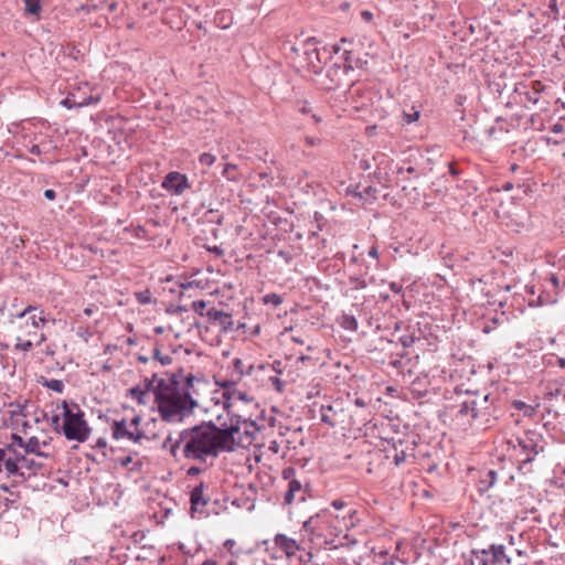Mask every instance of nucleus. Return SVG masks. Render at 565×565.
Instances as JSON below:
<instances>
[{
    "mask_svg": "<svg viewBox=\"0 0 565 565\" xmlns=\"http://www.w3.org/2000/svg\"><path fill=\"white\" fill-rule=\"evenodd\" d=\"M162 448L178 459L179 455L189 460L206 462L216 459L223 452H232L224 441L217 425L213 420L180 430L177 436L169 434Z\"/></svg>",
    "mask_w": 565,
    "mask_h": 565,
    "instance_id": "f257e3e1",
    "label": "nucleus"
},
{
    "mask_svg": "<svg viewBox=\"0 0 565 565\" xmlns=\"http://www.w3.org/2000/svg\"><path fill=\"white\" fill-rule=\"evenodd\" d=\"M181 373L182 369L168 379H160L154 388V403L160 418L169 424L182 423L198 406V401L191 396V392H180Z\"/></svg>",
    "mask_w": 565,
    "mask_h": 565,
    "instance_id": "f03ea898",
    "label": "nucleus"
},
{
    "mask_svg": "<svg viewBox=\"0 0 565 565\" xmlns=\"http://www.w3.org/2000/svg\"><path fill=\"white\" fill-rule=\"evenodd\" d=\"M500 397L492 393L467 391L458 404L457 416L466 418L469 424L491 425L502 414Z\"/></svg>",
    "mask_w": 565,
    "mask_h": 565,
    "instance_id": "7ed1b4c3",
    "label": "nucleus"
},
{
    "mask_svg": "<svg viewBox=\"0 0 565 565\" xmlns=\"http://www.w3.org/2000/svg\"><path fill=\"white\" fill-rule=\"evenodd\" d=\"M345 413L342 399L332 401L327 395L320 402V437L323 444L342 446L344 443Z\"/></svg>",
    "mask_w": 565,
    "mask_h": 565,
    "instance_id": "20e7f679",
    "label": "nucleus"
},
{
    "mask_svg": "<svg viewBox=\"0 0 565 565\" xmlns=\"http://www.w3.org/2000/svg\"><path fill=\"white\" fill-rule=\"evenodd\" d=\"M62 435L72 441L85 443L92 433L85 413L78 404L62 401Z\"/></svg>",
    "mask_w": 565,
    "mask_h": 565,
    "instance_id": "39448f33",
    "label": "nucleus"
},
{
    "mask_svg": "<svg viewBox=\"0 0 565 565\" xmlns=\"http://www.w3.org/2000/svg\"><path fill=\"white\" fill-rule=\"evenodd\" d=\"M344 239L342 236L332 235L330 238L320 239V250L323 257L320 259V271L328 276L340 274L344 267Z\"/></svg>",
    "mask_w": 565,
    "mask_h": 565,
    "instance_id": "423d86ee",
    "label": "nucleus"
},
{
    "mask_svg": "<svg viewBox=\"0 0 565 565\" xmlns=\"http://www.w3.org/2000/svg\"><path fill=\"white\" fill-rule=\"evenodd\" d=\"M520 448L518 457V470L521 473L532 472L531 463L535 457L544 451V438L535 430H526L522 437L516 438Z\"/></svg>",
    "mask_w": 565,
    "mask_h": 565,
    "instance_id": "0eeeda50",
    "label": "nucleus"
},
{
    "mask_svg": "<svg viewBox=\"0 0 565 565\" xmlns=\"http://www.w3.org/2000/svg\"><path fill=\"white\" fill-rule=\"evenodd\" d=\"M316 518H318V514L312 515L309 520L303 522L302 545L292 556H290L288 559L289 565H313L312 544L315 541V530L317 524Z\"/></svg>",
    "mask_w": 565,
    "mask_h": 565,
    "instance_id": "6e6552de",
    "label": "nucleus"
},
{
    "mask_svg": "<svg viewBox=\"0 0 565 565\" xmlns=\"http://www.w3.org/2000/svg\"><path fill=\"white\" fill-rule=\"evenodd\" d=\"M343 300L341 281L335 277L329 282L320 281V305L323 310L324 320L332 316L339 309L340 302Z\"/></svg>",
    "mask_w": 565,
    "mask_h": 565,
    "instance_id": "1a4fd4ad",
    "label": "nucleus"
},
{
    "mask_svg": "<svg viewBox=\"0 0 565 565\" xmlns=\"http://www.w3.org/2000/svg\"><path fill=\"white\" fill-rule=\"evenodd\" d=\"M43 465L32 458H28L26 454H14L11 458H6L4 470L7 477H19L22 480L26 479L24 470L32 475L38 473Z\"/></svg>",
    "mask_w": 565,
    "mask_h": 565,
    "instance_id": "9d476101",
    "label": "nucleus"
},
{
    "mask_svg": "<svg viewBox=\"0 0 565 565\" xmlns=\"http://www.w3.org/2000/svg\"><path fill=\"white\" fill-rule=\"evenodd\" d=\"M478 565H510L511 558L503 544H490L484 548H473Z\"/></svg>",
    "mask_w": 565,
    "mask_h": 565,
    "instance_id": "9b49d317",
    "label": "nucleus"
},
{
    "mask_svg": "<svg viewBox=\"0 0 565 565\" xmlns=\"http://www.w3.org/2000/svg\"><path fill=\"white\" fill-rule=\"evenodd\" d=\"M545 85L540 81H533L530 84L519 83L515 85L514 93L532 106H536L540 110L547 109V102L543 99L542 94L545 92Z\"/></svg>",
    "mask_w": 565,
    "mask_h": 565,
    "instance_id": "f8f14e48",
    "label": "nucleus"
},
{
    "mask_svg": "<svg viewBox=\"0 0 565 565\" xmlns=\"http://www.w3.org/2000/svg\"><path fill=\"white\" fill-rule=\"evenodd\" d=\"M227 416L228 422L220 423L217 427L230 450L234 451L237 446L235 436L241 431L243 418L241 415L232 413V408H230Z\"/></svg>",
    "mask_w": 565,
    "mask_h": 565,
    "instance_id": "ddd939ff",
    "label": "nucleus"
},
{
    "mask_svg": "<svg viewBox=\"0 0 565 565\" xmlns=\"http://www.w3.org/2000/svg\"><path fill=\"white\" fill-rule=\"evenodd\" d=\"M323 354H326L329 361L320 363V381H324L328 384L340 377L341 363L331 356V350H323Z\"/></svg>",
    "mask_w": 565,
    "mask_h": 565,
    "instance_id": "4468645a",
    "label": "nucleus"
},
{
    "mask_svg": "<svg viewBox=\"0 0 565 565\" xmlns=\"http://www.w3.org/2000/svg\"><path fill=\"white\" fill-rule=\"evenodd\" d=\"M161 188L171 194L180 195L189 188L188 178L178 171L169 172L164 177Z\"/></svg>",
    "mask_w": 565,
    "mask_h": 565,
    "instance_id": "2eb2a0df",
    "label": "nucleus"
},
{
    "mask_svg": "<svg viewBox=\"0 0 565 565\" xmlns=\"http://www.w3.org/2000/svg\"><path fill=\"white\" fill-rule=\"evenodd\" d=\"M114 439H128L135 444H139L145 438V433L140 429L130 430L126 419L115 420L113 424Z\"/></svg>",
    "mask_w": 565,
    "mask_h": 565,
    "instance_id": "dca6fc26",
    "label": "nucleus"
},
{
    "mask_svg": "<svg viewBox=\"0 0 565 565\" xmlns=\"http://www.w3.org/2000/svg\"><path fill=\"white\" fill-rule=\"evenodd\" d=\"M337 322L342 329L347 331L354 332L358 330V320L353 315L345 313L342 310H335L332 316L328 317L322 323H320V328H328L332 326V322Z\"/></svg>",
    "mask_w": 565,
    "mask_h": 565,
    "instance_id": "f3484780",
    "label": "nucleus"
},
{
    "mask_svg": "<svg viewBox=\"0 0 565 565\" xmlns=\"http://www.w3.org/2000/svg\"><path fill=\"white\" fill-rule=\"evenodd\" d=\"M388 444L392 445V449L394 451V463L397 467L405 462L408 456H414V443L392 438V440L388 441Z\"/></svg>",
    "mask_w": 565,
    "mask_h": 565,
    "instance_id": "a211bd4d",
    "label": "nucleus"
},
{
    "mask_svg": "<svg viewBox=\"0 0 565 565\" xmlns=\"http://www.w3.org/2000/svg\"><path fill=\"white\" fill-rule=\"evenodd\" d=\"M205 488V483L201 481L190 492V512L192 518H194L195 512L200 511V508L205 507L210 501V498L204 494Z\"/></svg>",
    "mask_w": 565,
    "mask_h": 565,
    "instance_id": "6ab92c4d",
    "label": "nucleus"
},
{
    "mask_svg": "<svg viewBox=\"0 0 565 565\" xmlns=\"http://www.w3.org/2000/svg\"><path fill=\"white\" fill-rule=\"evenodd\" d=\"M98 96H86L84 98H77L75 89L71 90L67 96L62 99L61 105L67 109L82 108L89 105H96L99 102Z\"/></svg>",
    "mask_w": 565,
    "mask_h": 565,
    "instance_id": "aec40b11",
    "label": "nucleus"
},
{
    "mask_svg": "<svg viewBox=\"0 0 565 565\" xmlns=\"http://www.w3.org/2000/svg\"><path fill=\"white\" fill-rule=\"evenodd\" d=\"M274 541H275L276 546L279 547L285 553V555L287 556L288 559L302 545V540L298 543L297 541L288 537L285 534H276Z\"/></svg>",
    "mask_w": 565,
    "mask_h": 565,
    "instance_id": "412c9836",
    "label": "nucleus"
},
{
    "mask_svg": "<svg viewBox=\"0 0 565 565\" xmlns=\"http://www.w3.org/2000/svg\"><path fill=\"white\" fill-rule=\"evenodd\" d=\"M237 399L245 403H250L254 401L252 396H249L246 392H243L238 388H234L233 391L223 392L222 393V404L223 408L226 413H230V408H232V401Z\"/></svg>",
    "mask_w": 565,
    "mask_h": 565,
    "instance_id": "4be33fe9",
    "label": "nucleus"
},
{
    "mask_svg": "<svg viewBox=\"0 0 565 565\" xmlns=\"http://www.w3.org/2000/svg\"><path fill=\"white\" fill-rule=\"evenodd\" d=\"M498 472L493 469L484 471L478 481V492L480 494L489 491L497 482Z\"/></svg>",
    "mask_w": 565,
    "mask_h": 565,
    "instance_id": "5701e85b",
    "label": "nucleus"
},
{
    "mask_svg": "<svg viewBox=\"0 0 565 565\" xmlns=\"http://www.w3.org/2000/svg\"><path fill=\"white\" fill-rule=\"evenodd\" d=\"M42 445L46 446L47 444H46V441H43ZM23 450H24L23 454H26V455L32 454L38 457L49 458V454L43 452L41 450V441L35 436H32L28 440H25V446H24Z\"/></svg>",
    "mask_w": 565,
    "mask_h": 565,
    "instance_id": "b1692460",
    "label": "nucleus"
},
{
    "mask_svg": "<svg viewBox=\"0 0 565 565\" xmlns=\"http://www.w3.org/2000/svg\"><path fill=\"white\" fill-rule=\"evenodd\" d=\"M25 440L18 434L11 435V443L6 447L1 448L6 450V458H11L14 454H22L18 448L24 449Z\"/></svg>",
    "mask_w": 565,
    "mask_h": 565,
    "instance_id": "393cba45",
    "label": "nucleus"
},
{
    "mask_svg": "<svg viewBox=\"0 0 565 565\" xmlns=\"http://www.w3.org/2000/svg\"><path fill=\"white\" fill-rule=\"evenodd\" d=\"M511 407L516 409V411L522 412L524 417L532 418V417L535 416L536 409H537L539 405L532 406V405L526 404L523 401L513 399L511 402Z\"/></svg>",
    "mask_w": 565,
    "mask_h": 565,
    "instance_id": "a878e982",
    "label": "nucleus"
},
{
    "mask_svg": "<svg viewBox=\"0 0 565 565\" xmlns=\"http://www.w3.org/2000/svg\"><path fill=\"white\" fill-rule=\"evenodd\" d=\"M313 39H309V42H311ZM309 46H312L310 49H307L305 51V60L307 62L308 67L313 74H317L318 71L316 68L315 60L318 61V49L315 46V43H308Z\"/></svg>",
    "mask_w": 565,
    "mask_h": 565,
    "instance_id": "bb28decb",
    "label": "nucleus"
},
{
    "mask_svg": "<svg viewBox=\"0 0 565 565\" xmlns=\"http://www.w3.org/2000/svg\"><path fill=\"white\" fill-rule=\"evenodd\" d=\"M319 516H320V524L322 522H327L330 524L331 527L333 529H339V515H334V520H332L333 518V513L330 511V508L329 507H320V513H319Z\"/></svg>",
    "mask_w": 565,
    "mask_h": 565,
    "instance_id": "cd10ccee",
    "label": "nucleus"
},
{
    "mask_svg": "<svg viewBox=\"0 0 565 565\" xmlns=\"http://www.w3.org/2000/svg\"><path fill=\"white\" fill-rule=\"evenodd\" d=\"M222 177L231 182H238L241 180V175L237 172V166L233 163H225L222 170Z\"/></svg>",
    "mask_w": 565,
    "mask_h": 565,
    "instance_id": "c85d7f7f",
    "label": "nucleus"
},
{
    "mask_svg": "<svg viewBox=\"0 0 565 565\" xmlns=\"http://www.w3.org/2000/svg\"><path fill=\"white\" fill-rule=\"evenodd\" d=\"M216 323L220 326L221 332L227 333L234 329V321L231 313L222 311V316Z\"/></svg>",
    "mask_w": 565,
    "mask_h": 565,
    "instance_id": "c756f323",
    "label": "nucleus"
},
{
    "mask_svg": "<svg viewBox=\"0 0 565 565\" xmlns=\"http://www.w3.org/2000/svg\"><path fill=\"white\" fill-rule=\"evenodd\" d=\"M40 383L53 391V392H56V393H63L64 392V388H65V385L63 383L62 380H57V379H45V377H42V380L40 381Z\"/></svg>",
    "mask_w": 565,
    "mask_h": 565,
    "instance_id": "7c9ffc66",
    "label": "nucleus"
},
{
    "mask_svg": "<svg viewBox=\"0 0 565 565\" xmlns=\"http://www.w3.org/2000/svg\"><path fill=\"white\" fill-rule=\"evenodd\" d=\"M129 395L138 402L140 405H146V397L148 395V388H142L141 386H135L129 390Z\"/></svg>",
    "mask_w": 565,
    "mask_h": 565,
    "instance_id": "2f4dec72",
    "label": "nucleus"
},
{
    "mask_svg": "<svg viewBox=\"0 0 565 565\" xmlns=\"http://www.w3.org/2000/svg\"><path fill=\"white\" fill-rule=\"evenodd\" d=\"M25 12L38 15L42 10L41 0H23Z\"/></svg>",
    "mask_w": 565,
    "mask_h": 565,
    "instance_id": "473e14b6",
    "label": "nucleus"
},
{
    "mask_svg": "<svg viewBox=\"0 0 565 565\" xmlns=\"http://www.w3.org/2000/svg\"><path fill=\"white\" fill-rule=\"evenodd\" d=\"M375 557L381 565H394L396 559L395 555H390L386 550L379 552Z\"/></svg>",
    "mask_w": 565,
    "mask_h": 565,
    "instance_id": "72a5a7b5",
    "label": "nucleus"
},
{
    "mask_svg": "<svg viewBox=\"0 0 565 565\" xmlns=\"http://www.w3.org/2000/svg\"><path fill=\"white\" fill-rule=\"evenodd\" d=\"M201 380L192 374H189L184 377V384L181 387L180 392H191V396L193 397V394L195 393L193 390L194 382H200Z\"/></svg>",
    "mask_w": 565,
    "mask_h": 565,
    "instance_id": "f704fd0d",
    "label": "nucleus"
},
{
    "mask_svg": "<svg viewBox=\"0 0 565 565\" xmlns=\"http://www.w3.org/2000/svg\"><path fill=\"white\" fill-rule=\"evenodd\" d=\"M204 218L207 222L214 223L217 225H222V223H223V215L218 211H215L212 209L204 213Z\"/></svg>",
    "mask_w": 565,
    "mask_h": 565,
    "instance_id": "c9c22d12",
    "label": "nucleus"
},
{
    "mask_svg": "<svg viewBox=\"0 0 565 565\" xmlns=\"http://www.w3.org/2000/svg\"><path fill=\"white\" fill-rule=\"evenodd\" d=\"M419 117H420V111L418 109H416L415 107H412L409 113H406V111L403 113V120L407 125L417 121L419 119Z\"/></svg>",
    "mask_w": 565,
    "mask_h": 565,
    "instance_id": "e433bc0d",
    "label": "nucleus"
},
{
    "mask_svg": "<svg viewBox=\"0 0 565 565\" xmlns=\"http://www.w3.org/2000/svg\"><path fill=\"white\" fill-rule=\"evenodd\" d=\"M375 178L377 179V182L380 184H382L384 188H390L391 186V177L388 174V172L386 171H382L381 169H379L376 172H375Z\"/></svg>",
    "mask_w": 565,
    "mask_h": 565,
    "instance_id": "4c0bfd02",
    "label": "nucleus"
},
{
    "mask_svg": "<svg viewBox=\"0 0 565 565\" xmlns=\"http://www.w3.org/2000/svg\"><path fill=\"white\" fill-rule=\"evenodd\" d=\"M263 302L265 305H271L274 307H277V306H279L282 302V298L278 294H274V292L273 294H267V295L264 296Z\"/></svg>",
    "mask_w": 565,
    "mask_h": 565,
    "instance_id": "58836bf2",
    "label": "nucleus"
},
{
    "mask_svg": "<svg viewBox=\"0 0 565 565\" xmlns=\"http://www.w3.org/2000/svg\"><path fill=\"white\" fill-rule=\"evenodd\" d=\"M238 380H215V384L223 388V392L233 391L236 387Z\"/></svg>",
    "mask_w": 565,
    "mask_h": 565,
    "instance_id": "ea45409f",
    "label": "nucleus"
},
{
    "mask_svg": "<svg viewBox=\"0 0 565 565\" xmlns=\"http://www.w3.org/2000/svg\"><path fill=\"white\" fill-rule=\"evenodd\" d=\"M206 307H207V301L202 300V299L195 300L192 302V310L201 317L205 316Z\"/></svg>",
    "mask_w": 565,
    "mask_h": 565,
    "instance_id": "a19ab883",
    "label": "nucleus"
},
{
    "mask_svg": "<svg viewBox=\"0 0 565 565\" xmlns=\"http://www.w3.org/2000/svg\"><path fill=\"white\" fill-rule=\"evenodd\" d=\"M136 299L141 305H150L152 302V295L149 290H143L136 294Z\"/></svg>",
    "mask_w": 565,
    "mask_h": 565,
    "instance_id": "79ce46f5",
    "label": "nucleus"
},
{
    "mask_svg": "<svg viewBox=\"0 0 565 565\" xmlns=\"http://www.w3.org/2000/svg\"><path fill=\"white\" fill-rule=\"evenodd\" d=\"M222 311L223 310H218L215 307H211V308L206 309L204 317H206L207 320L211 322H216L217 319L221 318Z\"/></svg>",
    "mask_w": 565,
    "mask_h": 565,
    "instance_id": "37998d69",
    "label": "nucleus"
},
{
    "mask_svg": "<svg viewBox=\"0 0 565 565\" xmlns=\"http://www.w3.org/2000/svg\"><path fill=\"white\" fill-rule=\"evenodd\" d=\"M216 158L210 152H203L199 157V162L202 166L211 167L215 162Z\"/></svg>",
    "mask_w": 565,
    "mask_h": 565,
    "instance_id": "c03bdc74",
    "label": "nucleus"
},
{
    "mask_svg": "<svg viewBox=\"0 0 565 565\" xmlns=\"http://www.w3.org/2000/svg\"><path fill=\"white\" fill-rule=\"evenodd\" d=\"M30 320H31V324L34 328H40L41 326H43L46 322V318L44 316V311L41 310L39 316L38 315H32L30 317Z\"/></svg>",
    "mask_w": 565,
    "mask_h": 565,
    "instance_id": "a18cd8bd",
    "label": "nucleus"
},
{
    "mask_svg": "<svg viewBox=\"0 0 565 565\" xmlns=\"http://www.w3.org/2000/svg\"><path fill=\"white\" fill-rule=\"evenodd\" d=\"M152 358L158 360L162 365H170L172 363V358L170 355H162L159 349L153 350Z\"/></svg>",
    "mask_w": 565,
    "mask_h": 565,
    "instance_id": "49530a36",
    "label": "nucleus"
},
{
    "mask_svg": "<svg viewBox=\"0 0 565 565\" xmlns=\"http://www.w3.org/2000/svg\"><path fill=\"white\" fill-rule=\"evenodd\" d=\"M416 341V337L414 334H404L398 338V342L402 344L404 349L411 348Z\"/></svg>",
    "mask_w": 565,
    "mask_h": 565,
    "instance_id": "de8ad7c7",
    "label": "nucleus"
},
{
    "mask_svg": "<svg viewBox=\"0 0 565 565\" xmlns=\"http://www.w3.org/2000/svg\"><path fill=\"white\" fill-rule=\"evenodd\" d=\"M62 414H55L51 418V426L53 427L54 431L62 435Z\"/></svg>",
    "mask_w": 565,
    "mask_h": 565,
    "instance_id": "09e8293b",
    "label": "nucleus"
},
{
    "mask_svg": "<svg viewBox=\"0 0 565 565\" xmlns=\"http://www.w3.org/2000/svg\"><path fill=\"white\" fill-rule=\"evenodd\" d=\"M234 372L238 375L239 381L243 377V370L245 369L244 363L241 359L235 358L232 362Z\"/></svg>",
    "mask_w": 565,
    "mask_h": 565,
    "instance_id": "8fccbe9b",
    "label": "nucleus"
},
{
    "mask_svg": "<svg viewBox=\"0 0 565 565\" xmlns=\"http://www.w3.org/2000/svg\"><path fill=\"white\" fill-rule=\"evenodd\" d=\"M157 374H153L151 379H145V385L142 388H148V393L152 391L154 393L156 385H158Z\"/></svg>",
    "mask_w": 565,
    "mask_h": 565,
    "instance_id": "3c124183",
    "label": "nucleus"
},
{
    "mask_svg": "<svg viewBox=\"0 0 565 565\" xmlns=\"http://www.w3.org/2000/svg\"><path fill=\"white\" fill-rule=\"evenodd\" d=\"M270 382L277 392L281 393L284 391L285 382L281 379H279L278 376H271Z\"/></svg>",
    "mask_w": 565,
    "mask_h": 565,
    "instance_id": "603ef678",
    "label": "nucleus"
},
{
    "mask_svg": "<svg viewBox=\"0 0 565 565\" xmlns=\"http://www.w3.org/2000/svg\"><path fill=\"white\" fill-rule=\"evenodd\" d=\"M29 151H30V153L35 154V156H41V154H44V153H49V149H42V145H39V142L33 143L29 148Z\"/></svg>",
    "mask_w": 565,
    "mask_h": 565,
    "instance_id": "864d4df0",
    "label": "nucleus"
},
{
    "mask_svg": "<svg viewBox=\"0 0 565 565\" xmlns=\"http://www.w3.org/2000/svg\"><path fill=\"white\" fill-rule=\"evenodd\" d=\"M375 193H376V189H374L373 186H366L363 191V193H355V195H359L361 199L364 198V195L375 200L376 196H375Z\"/></svg>",
    "mask_w": 565,
    "mask_h": 565,
    "instance_id": "5fc2aeb1",
    "label": "nucleus"
},
{
    "mask_svg": "<svg viewBox=\"0 0 565 565\" xmlns=\"http://www.w3.org/2000/svg\"><path fill=\"white\" fill-rule=\"evenodd\" d=\"M350 281H351V284L354 285L355 289H363L366 287L365 280L360 277H351Z\"/></svg>",
    "mask_w": 565,
    "mask_h": 565,
    "instance_id": "6e6d98bb",
    "label": "nucleus"
},
{
    "mask_svg": "<svg viewBox=\"0 0 565 565\" xmlns=\"http://www.w3.org/2000/svg\"><path fill=\"white\" fill-rule=\"evenodd\" d=\"M462 558L463 565H475L477 562L476 555L473 554V550H471V552L468 555L463 554Z\"/></svg>",
    "mask_w": 565,
    "mask_h": 565,
    "instance_id": "4d7b16f0",
    "label": "nucleus"
},
{
    "mask_svg": "<svg viewBox=\"0 0 565 565\" xmlns=\"http://www.w3.org/2000/svg\"><path fill=\"white\" fill-rule=\"evenodd\" d=\"M33 347L32 342L30 340L18 342L15 344V349L20 351H29Z\"/></svg>",
    "mask_w": 565,
    "mask_h": 565,
    "instance_id": "13d9d810",
    "label": "nucleus"
},
{
    "mask_svg": "<svg viewBox=\"0 0 565 565\" xmlns=\"http://www.w3.org/2000/svg\"><path fill=\"white\" fill-rule=\"evenodd\" d=\"M288 489H292V492L296 493V492L301 491L302 484L300 481H298L296 479H291L288 483Z\"/></svg>",
    "mask_w": 565,
    "mask_h": 565,
    "instance_id": "bf43d9fd",
    "label": "nucleus"
},
{
    "mask_svg": "<svg viewBox=\"0 0 565 565\" xmlns=\"http://www.w3.org/2000/svg\"><path fill=\"white\" fill-rule=\"evenodd\" d=\"M550 397H558L562 396L565 399V390L563 387H556L555 390H551L548 392Z\"/></svg>",
    "mask_w": 565,
    "mask_h": 565,
    "instance_id": "052dcab7",
    "label": "nucleus"
},
{
    "mask_svg": "<svg viewBox=\"0 0 565 565\" xmlns=\"http://www.w3.org/2000/svg\"><path fill=\"white\" fill-rule=\"evenodd\" d=\"M329 507L333 508L335 511H339L345 507V502L342 499H335L329 503Z\"/></svg>",
    "mask_w": 565,
    "mask_h": 565,
    "instance_id": "680f3d73",
    "label": "nucleus"
},
{
    "mask_svg": "<svg viewBox=\"0 0 565 565\" xmlns=\"http://www.w3.org/2000/svg\"><path fill=\"white\" fill-rule=\"evenodd\" d=\"M202 472H203V469H202V468H200V467H198V466H192V467H190V468L188 469V471H186V476H188V477H195V476H198V475H200V473H202Z\"/></svg>",
    "mask_w": 565,
    "mask_h": 565,
    "instance_id": "e2e57ef3",
    "label": "nucleus"
},
{
    "mask_svg": "<svg viewBox=\"0 0 565 565\" xmlns=\"http://www.w3.org/2000/svg\"><path fill=\"white\" fill-rule=\"evenodd\" d=\"M295 494H296V493H294V492H292V489H288V490L285 492V494H284V501H285V503H286V504H290V503L294 501V499H295Z\"/></svg>",
    "mask_w": 565,
    "mask_h": 565,
    "instance_id": "0e129e2a",
    "label": "nucleus"
},
{
    "mask_svg": "<svg viewBox=\"0 0 565 565\" xmlns=\"http://www.w3.org/2000/svg\"><path fill=\"white\" fill-rule=\"evenodd\" d=\"M146 235H147V230L143 226L139 225V226L136 227V230H135V237H137V238H145Z\"/></svg>",
    "mask_w": 565,
    "mask_h": 565,
    "instance_id": "69168bd1",
    "label": "nucleus"
},
{
    "mask_svg": "<svg viewBox=\"0 0 565 565\" xmlns=\"http://www.w3.org/2000/svg\"><path fill=\"white\" fill-rule=\"evenodd\" d=\"M388 287H390V290H392L395 294H401L403 290V286L397 281L390 282Z\"/></svg>",
    "mask_w": 565,
    "mask_h": 565,
    "instance_id": "338daca9",
    "label": "nucleus"
},
{
    "mask_svg": "<svg viewBox=\"0 0 565 565\" xmlns=\"http://www.w3.org/2000/svg\"><path fill=\"white\" fill-rule=\"evenodd\" d=\"M448 171L452 177H458L461 173L454 162L448 163Z\"/></svg>",
    "mask_w": 565,
    "mask_h": 565,
    "instance_id": "774afa93",
    "label": "nucleus"
}]
</instances>
